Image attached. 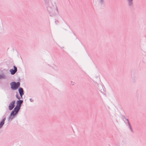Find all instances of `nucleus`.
Returning <instances> with one entry per match:
<instances>
[{"instance_id":"6","label":"nucleus","mask_w":146,"mask_h":146,"mask_svg":"<svg viewBox=\"0 0 146 146\" xmlns=\"http://www.w3.org/2000/svg\"><path fill=\"white\" fill-rule=\"evenodd\" d=\"M19 91L21 98H22V96L23 95V91L22 88H20L19 89Z\"/></svg>"},{"instance_id":"4","label":"nucleus","mask_w":146,"mask_h":146,"mask_svg":"<svg viewBox=\"0 0 146 146\" xmlns=\"http://www.w3.org/2000/svg\"><path fill=\"white\" fill-rule=\"evenodd\" d=\"M22 100H19L17 101V106L15 108H17V109H19L20 110V106L21 104L23 102Z\"/></svg>"},{"instance_id":"7","label":"nucleus","mask_w":146,"mask_h":146,"mask_svg":"<svg viewBox=\"0 0 146 146\" xmlns=\"http://www.w3.org/2000/svg\"><path fill=\"white\" fill-rule=\"evenodd\" d=\"M6 119V118L5 117L0 123V128H1L4 123V121Z\"/></svg>"},{"instance_id":"8","label":"nucleus","mask_w":146,"mask_h":146,"mask_svg":"<svg viewBox=\"0 0 146 146\" xmlns=\"http://www.w3.org/2000/svg\"><path fill=\"white\" fill-rule=\"evenodd\" d=\"M5 77L4 75H0V79L5 78Z\"/></svg>"},{"instance_id":"3","label":"nucleus","mask_w":146,"mask_h":146,"mask_svg":"<svg viewBox=\"0 0 146 146\" xmlns=\"http://www.w3.org/2000/svg\"><path fill=\"white\" fill-rule=\"evenodd\" d=\"M15 101H13L9 104V109L10 110H12L15 106Z\"/></svg>"},{"instance_id":"9","label":"nucleus","mask_w":146,"mask_h":146,"mask_svg":"<svg viewBox=\"0 0 146 146\" xmlns=\"http://www.w3.org/2000/svg\"><path fill=\"white\" fill-rule=\"evenodd\" d=\"M16 97L19 100H20V97H18V96L17 95H16Z\"/></svg>"},{"instance_id":"2","label":"nucleus","mask_w":146,"mask_h":146,"mask_svg":"<svg viewBox=\"0 0 146 146\" xmlns=\"http://www.w3.org/2000/svg\"><path fill=\"white\" fill-rule=\"evenodd\" d=\"M19 110V108L17 109V108H15L14 110L12 112L11 114V115L13 116H15L17 114Z\"/></svg>"},{"instance_id":"5","label":"nucleus","mask_w":146,"mask_h":146,"mask_svg":"<svg viewBox=\"0 0 146 146\" xmlns=\"http://www.w3.org/2000/svg\"><path fill=\"white\" fill-rule=\"evenodd\" d=\"M14 69H11L10 70L11 74L13 75L15 74L17 71V68L15 66H14Z\"/></svg>"},{"instance_id":"10","label":"nucleus","mask_w":146,"mask_h":146,"mask_svg":"<svg viewBox=\"0 0 146 146\" xmlns=\"http://www.w3.org/2000/svg\"><path fill=\"white\" fill-rule=\"evenodd\" d=\"M128 1H132V0H128Z\"/></svg>"},{"instance_id":"1","label":"nucleus","mask_w":146,"mask_h":146,"mask_svg":"<svg viewBox=\"0 0 146 146\" xmlns=\"http://www.w3.org/2000/svg\"><path fill=\"white\" fill-rule=\"evenodd\" d=\"M10 85L11 88L13 90H17L20 86V83L19 82H11Z\"/></svg>"}]
</instances>
